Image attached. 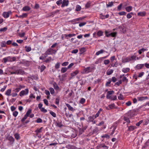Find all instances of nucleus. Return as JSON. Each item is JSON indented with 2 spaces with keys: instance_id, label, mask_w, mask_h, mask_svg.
I'll return each mask as SVG.
<instances>
[{
  "instance_id": "obj_6",
  "label": "nucleus",
  "mask_w": 149,
  "mask_h": 149,
  "mask_svg": "<svg viewBox=\"0 0 149 149\" xmlns=\"http://www.w3.org/2000/svg\"><path fill=\"white\" fill-rule=\"evenodd\" d=\"M92 69L91 67H88L85 68L83 70V71L81 72L82 74H85L86 73H88L91 71Z\"/></svg>"
},
{
  "instance_id": "obj_10",
  "label": "nucleus",
  "mask_w": 149,
  "mask_h": 149,
  "mask_svg": "<svg viewBox=\"0 0 149 149\" xmlns=\"http://www.w3.org/2000/svg\"><path fill=\"white\" fill-rule=\"evenodd\" d=\"M79 72V71L78 70H76L72 72L70 74V76L71 77V78H72L75 76H76L77 74H78Z\"/></svg>"
},
{
  "instance_id": "obj_1",
  "label": "nucleus",
  "mask_w": 149,
  "mask_h": 149,
  "mask_svg": "<svg viewBox=\"0 0 149 149\" xmlns=\"http://www.w3.org/2000/svg\"><path fill=\"white\" fill-rule=\"evenodd\" d=\"M135 56L134 55L131 56H128L123 59V62L124 63L128 62L132 60H135Z\"/></svg>"
},
{
  "instance_id": "obj_23",
  "label": "nucleus",
  "mask_w": 149,
  "mask_h": 149,
  "mask_svg": "<svg viewBox=\"0 0 149 149\" xmlns=\"http://www.w3.org/2000/svg\"><path fill=\"white\" fill-rule=\"evenodd\" d=\"M127 127L128 128V130L130 131H133L134 129H135L136 128V127L135 126H134L132 125L128 126V125H127Z\"/></svg>"
},
{
  "instance_id": "obj_63",
  "label": "nucleus",
  "mask_w": 149,
  "mask_h": 149,
  "mask_svg": "<svg viewBox=\"0 0 149 149\" xmlns=\"http://www.w3.org/2000/svg\"><path fill=\"white\" fill-rule=\"evenodd\" d=\"M7 28L6 27H4L3 28H2L1 29H0V31H5L7 30Z\"/></svg>"
},
{
  "instance_id": "obj_4",
  "label": "nucleus",
  "mask_w": 149,
  "mask_h": 149,
  "mask_svg": "<svg viewBox=\"0 0 149 149\" xmlns=\"http://www.w3.org/2000/svg\"><path fill=\"white\" fill-rule=\"evenodd\" d=\"M105 144L104 143H100L97 146L99 148H102L103 149H108L109 147L107 145H108L109 142H105Z\"/></svg>"
},
{
  "instance_id": "obj_33",
  "label": "nucleus",
  "mask_w": 149,
  "mask_h": 149,
  "mask_svg": "<svg viewBox=\"0 0 149 149\" xmlns=\"http://www.w3.org/2000/svg\"><path fill=\"white\" fill-rule=\"evenodd\" d=\"M68 68L66 67H63L61 68V72L62 73H64L67 70Z\"/></svg>"
},
{
  "instance_id": "obj_2",
  "label": "nucleus",
  "mask_w": 149,
  "mask_h": 149,
  "mask_svg": "<svg viewBox=\"0 0 149 149\" xmlns=\"http://www.w3.org/2000/svg\"><path fill=\"white\" fill-rule=\"evenodd\" d=\"M56 52V50L51 48H49L45 52V54L47 56L48 55H52L53 54H55Z\"/></svg>"
},
{
  "instance_id": "obj_57",
  "label": "nucleus",
  "mask_w": 149,
  "mask_h": 149,
  "mask_svg": "<svg viewBox=\"0 0 149 149\" xmlns=\"http://www.w3.org/2000/svg\"><path fill=\"white\" fill-rule=\"evenodd\" d=\"M109 32L108 31H105V34L106 37H108L111 36L110 33L108 34Z\"/></svg>"
},
{
  "instance_id": "obj_34",
  "label": "nucleus",
  "mask_w": 149,
  "mask_h": 149,
  "mask_svg": "<svg viewBox=\"0 0 149 149\" xmlns=\"http://www.w3.org/2000/svg\"><path fill=\"white\" fill-rule=\"evenodd\" d=\"M95 118H94V115L92 116H90L88 118V119L90 122H92Z\"/></svg>"
},
{
  "instance_id": "obj_16",
  "label": "nucleus",
  "mask_w": 149,
  "mask_h": 149,
  "mask_svg": "<svg viewBox=\"0 0 149 149\" xmlns=\"http://www.w3.org/2000/svg\"><path fill=\"white\" fill-rule=\"evenodd\" d=\"M109 16V14H107L106 15H104L102 14H101L100 15V18L102 19H104L108 18Z\"/></svg>"
},
{
  "instance_id": "obj_21",
  "label": "nucleus",
  "mask_w": 149,
  "mask_h": 149,
  "mask_svg": "<svg viewBox=\"0 0 149 149\" xmlns=\"http://www.w3.org/2000/svg\"><path fill=\"white\" fill-rule=\"evenodd\" d=\"M144 65V64H138L135 67L136 69H140L143 68Z\"/></svg>"
},
{
  "instance_id": "obj_25",
  "label": "nucleus",
  "mask_w": 149,
  "mask_h": 149,
  "mask_svg": "<svg viewBox=\"0 0 149 149\" xmlns=\"http://www.w3.org/2000/svg\"><path fill=\"white\" fill-rule=\"evenodd\" d=\"M17 71L18 74H20L21 75H23L25 73L24 71L22 69L17 70Z\"/></svg>"
},
{
  "instance_id": "obj_54",
  "label": "nucleus",
  "mask_w": 149,
  "mask_h": 149,
  "mask_svg": "<svg viewBox=\"0 0 149 149\" xmlns=\"http://www.w3.org/2000/svg\"><path fill=\"white\" fill-rule=\"evenodd\" d=\"M42 120L40 118H38L35 122L38 123H41L42 122Z\"/></svg>"
},
{
  "instance_id": "obj_13",
  "label": "nucleus",
  "mask_w": 149,
  "mask_h": 149,
  "mask_svg": "<svg viewBox=\"0 0 149 149\" xmlns=\"http://www.w3.org/2000/svg\"><path fill=\"white\" fill-rule=\"evenodd\" d=\"M68 3L69 1L68 0H63L61 7H63L65 6H67L68 5Z\"/></svg>"
},
{
  "instance_id": "obj_59",
  "label": "nucleus",
  "mask_w": 149,
  "mask_h": 149,
  "mask_svg": "<svg viewBox=\"0 0 149 149\" xmlns=\"http://www.w3.org/2000/svg\"><path fill=\"white\" fill-rule=\"evenodd\" d=\"M18 112L17 111H15L13 113V115L15 117H16L18 114Z\"/></svg>"
},
{
  "instance_id": "obj_7",
  "label": "nucleus",
  "mask_w": 149,
  "mask_h": 149,
  "mask_svg": "<svg viewBox=\"0 0 149 149\" xmlns=\"http://www.w3.org/2000/svg\"><path fill=\"white\" fill-rule=\"evenodd\" d=\"M114 93V91H108L107 94L106 98L107 99H109L111 95Z\"/></svg>"
},
{
  "instance_id": "obj_15",
  "label": "nucleus",
  "mask_w": 149,
  "mask_h": 149,
  "mask_svg": "<svg viewBox=\"0 0 149 149\" xmlns=\"http://www.w3.org/2000/svg\"><path fill=\"white\" fill-rule=\"evenodd\" d=\"M66 105L68 107V109L69 111L73 112L75 110V109H74L73 107H72L69 104H66Z\"/></svg>"
},
{
  "instance_id": "obj_24",
  "label": "nucleus",
  "mask_w": 149,
  "mask_h": 149,
  "mask_svg": "<svg viewBox=\"0 0 149 149\" xmlns=\"http://www.w3.org/2000/svg\"><path fill=\"white\" fill-rule=\"evenodd\" d=\"M53 86L54 87V88L55 90H59V88L58 86V85L57 84V83L56 82H54L53 83Z\"/></svg>"
},
{
  "instance_id": "obj_50",
  "label": "nucleus",
  "mask_w": 149,
  "mask_h": 149,
  "mask_svg": "<svg viewBox=\"0 0 149 149\" xmlns=\"http://www.w3.org/2000/svg\"><path fill=\"white\" fill-rule=\"evenodd\" d=\"M49 90L50 92L53 95L54 93V90L53 88L51 87L49 88Z\"/></svg>"
},
{
  "instance_id": "obj_56",
  "label": "nucleus",
  "mask_w": 149,
  "mask_h": 149,
  "mask_svg": "<svg viewBox=\"0 0 149 149\" xmlns=\"http://www.w3.org/2000/svg\"><path fill=\"white\" fill-rule=\"evenodd\" d=\"M104 63L105 65L109 64L110 63V61L108 59L105 60L104 61Z\"/></svg>"
},
{
  "instance_id": "obj_42",
  "label": "nucleus",
  "mask_w": 149,
  "mask_h": 149,
  "mask_svg": "<svg viewBox=\"0 0 149 149\" xmlns=\"http://www.w3.org/2000/svg\"><path fill=\"white\" fill-rule=\"evenodd\" d=\"M27 16V14L26 13H23L21 15H20L19 16V18H23L26 17Z\"/></svg>"
},
{
  "instance_id": "obj_47",
  "label": "nucleus",
  "mask_w": 149,
  "mask_h": 149,
  "mask_svg": "<svg viewBox=\"0 0 149 149\" xmlns=\"http://www.w3.org/2000/svg\"><path fill=\"white\" fill-rule=\"evenodd\" d=\"M60 63L59 62H57L55 65V68L56 69H58L60 68Z\"/></svg>"
},
{
  "instance_id": "obj_48",
  "label": "nucleus",
  "mask_w": 149,
  "mask_h": 149,
  "mask_svg": "<svg viewBox=\"0 0 149 149\" xmlns=\"http://www.w3.org/2000/svg\"><path fill=\"white\" fill-rule=\"evenodd\" d=\"M46 68V67L44 65H42L40 67V72H42Z\"/></svg>"
},
{
  "instance_id": "obj_51",
  "label": "nucleus",
  "mask_w": 149,
  "mask_h": 149,
  "mask_svg": "<svg viewBox=\"0 0 149 149\" xmlns=\"http://www.w3.org/2000/svg\"><path fill=\"white\" fill-rule=\"evenodd\" d=\"M118 99L120 100H122L124 99L123 96L121 94L119 95L118 97Z\"/></svg>"
},
{
  "instance_id": "obj_30",
  "label": "nucleus",
  "mask_w": 149,
  "mask_h": 149,
  "mask_svg": "<svg viewBox=\"0 0 149 149\" xmlns=\"http://www.w3.org/2000/svg\"><path fill=\"white\" fill-rule=\"evenodd\" d=\"M30 10V7L28 6H26L23 7L22 10L24 11L29 10Z\"/></svg>"
},
{
  "instance_id": "obj_26",
  "label": "nucleus",
  "mask_w": 149,
  "mask_h": 149,
  "mask_svg": "<svg viewBox=\"0 0 149 149\" xmlns=\"http://www.w3.org/2000/svg\"><path fill=\"white\" fill-rule=\"evenodd\" d=\"M130 70L129 68H123L122 69V71L124 73H127Z\"/></svg>"
},
{
  "instance_id": "obj_5",
  "label": "nucleus",
  "mask_w": 149,
  "mask_h": 149,
  "mask_svg": "<svg viewBox=\"0 0 149 149\" xmlns=\"http://www.w3.org/2000/svg\"><path fill=\"white\" fill-rule=\"evenodd\" d=\"M29 92V90L28 88L25 89L24 90H22L19 93V95L21 97L24 95H28Z\"/></svg>"
},
{
  "instance_id": "obj_53",
  "label": "nucleus",
  "mask_w": 149,
  "mask_h": 149,
  "mask_svg": "<svg viewBox=\"0 0 149 149\" xmlns=\"http://www.w3.org/2000/svg\"><path fill=\"white\" fill-rule=\"evenodd\" d=\"M117 34L116 32H113L111 33L110 35L112 37H114L116 36Z\"/></svg>"
},
{
  "instance_id": "obj_36",
  "label": "nucleus",
  "mask_w": 149,
  "mask_h": 149,
  "mask_svg": "<svg viewBox=\"0 0 149 149\" xmlns=\"http://www.w3.org/2000/svg\"><path fill=\"white\" fill-rule=\"evenodd\" d=\"M117 99V96L116 95H111V97L110 100H115Z\"/></svg>"
},
{
  "instance_id": "obj_46",
  "label": "nucleus",
  "mask_w": 149,
  "mask_h": 149,
  "mask_svg": "<svg viewBox=\"0 0 149 149\" xmlns=\"http://www.w3.org/2000/svg\"><path fill=\"white\" fill-rule=\"evenodd\" d=\"M133 14L132 12H131L128 13L127 15V17L128 19H130L132 17V15Z\"/></svg>"
},
{
  "instance_id": "obj_20",
  "label": "nucleus",
  "mask_w": 149,
  "mask_h": 149,
  "mask_svg": "<svg viewBox=\"0 0 149 149\" xmlns=\"http://www.w3.org/2000/svg\"><path fill=\"white\" fill-rule=\"evenodd\" d=\"M146 13L145 11L139 12L137 13V15L139 16L143 17L146 15Z\"/></svg>"
},
{
  "instance_id": "obj_18",
  "label": "nucleus",
  "mask_w": 149,
  "mask_h": 149,
  "mask_svg": "<svg viewBox=\"0 0 149 149\" xmlns=\"http://www.w3.org/2000/svg\"><path fill=\"white\" fill-rule=\"evenodd\" d=\"M104 52L107 53V51H105L104 49H101L99 51L97 52H96L95 54V55L97 56H98L100 54H102Z\"/></svg>"
},
{
  "instance_id": "obj_27",
  "label": "nucleus",
  "mask_w": 149,
  "mask_h": 149,
  "mask_svg": "<svg viewBox=\"0 0 149 149\" xmlns=\"http://www.w3.org/2000/svg\"><path fill=\"white\" fill-rule=\"evenodd\" d=\"M103 32L101 30L98 31L97 33V35L98 37H100L103 36Z\"/></svg>"
},
{
  "instance_id": "obj_52",
  "label": "nucleus",
  "mask_w": 149,
  "mask_h": 149,
  "mask_svg": "<svg viewBox=\"0 0 149 149\" xmlns=\"http://www.w3.org/2000/svg\"><path fill=\"white\" fill-rule=\"evenodd\" d=\"M31 113V109H29L27 111L25 115L28 117L29 116L30 114Z\"/></svg>"
},
{
  "instance_id": "obj_31",
  "label": "nucleus",
  "mask_w": 149,
  "mask_h": 149,
  "mask_svg": "<svg viewBox=\"0 0 149 149\" xmlns=\"http://www.w3.org/2000/svg\"><path fill=\"white\" fill-rule=\"evenodd\" d=\"M11 91V89H8L6 92L5 95L8 96L10 95Z\"/></svg>"
},
{
  "instance_id": "obj_11",
  "label": "nucleus",
  "mask_w": 149,
  "mask_h": 149,
  "mask_svg": "<svg viewBox=\"0 0 149 149\" xmlns=\"http://www.w3.org/2000/svg\"><path fill=\"white\" fill-rule=\"evenodd\" d=\"M148 97L147 96H141L138 97L137 99L139 101H142L148 99Z\"/></svg>"
},
{
  "instance_id": "obj_19",
  "label": "nucleus",
  "mask_w": 149,
  "mask_h": 149,
  "mask_svg": "<svg viewBox=\"0 0 149 149\" xmlns=\"http://www.w3.org/2000/svg\"><path fill=\"white\" fill-rule=\"evenodd\" d=\"M43 129V127H41L40 129L38 128L35 132L36 133V135H38L39 133H41L42 131V129Z\"/></svg>"
},
{
  "instance_id": "obj_60",
  "label": "nucleus",
  "mask_w": 149,
  "mask_h": 149,
  "mask_svg": "<svg viewBox=\"0 0 149 149\" xmlns=\"http://www.w3.org/2000/svg\"><path fill=\"white\" fill-rule=\"evenodd\" d=\"M63 1L62 0H59L57 1L56 2V3L58 5L62 4Z\"/></svg>"
},
{
  "instance_id": "obj_29",
  "label": "nucleus",
  "mask_w": 149,
  "mask_h": 149,
  "mask_svg": "<svg viewBox=\"0 0 149 149\" xmlns=\"http://www.w3.org/2000/svg\"><path fill=\"white\" fill-rule=\"evenodd\" d=\"M113 70L112 69L108 70L106 72L107 74L108 75H110L113 73Z\"/></svg>"
},
{
  "instance_id": "obj_38",
  "label": "nucleus",
  "mask_w": 149,
  "mask_h": 149,
  "mask_svg": "<svg viewBox=\"0 0 149 149\" xmlns=\"http://www.w3.org/2000/svg\"><path fill=\"white\" fill-rule=\"evenodd\" d=\"M86 128V127H84L82 128H80L79 129V133H82V132H83Z\"/></svg>"
},
{
  "instance_id": "obj_62",
  "label": "nucleus",
  "mask_w": 149,
  "mask_h": 149,
  "mask_svg": "<svg viewBox=\"0 0 149 149\" xmlns=\"http://www.w3.org/2000/svg\"><path fill=\"white\" fill-rule=\"evenodd\" d=\"M111 82V81L110 80V79H109V81H108L105 84V86H109V85L110 84Z\"/></svg>"
},
{
  "instance_id": "obj_8",
  "label": "nucleus",
  "mask_w": 149,
  "mask_h": 149,
  "mask_svg": "<svg viewBox=\"0 0 149 149\" xmlns=\"http://www.w3.org/2000/svg\"><path fill=\"white\" fill-rule=\"evenodd\" d=\"M12 12L11 11H8V12H4L3 13V16L5 18H7L9 16V14H11Z\"/></svg>"
},
{
  "instance_id": "obj_14",
  "label": "nucleus",
  "mask_w": 149,
  "mask_h": 149,
  "mask_svg": "<svg viewBox=\"0 0 149 149\" xmlns=\"http://www.w3.org/2000/svg\"><path fill=\"white\" fill-rule=\"evenodd\" d=\"M81 18H77L75 19L72 20L71 21L72 23L73 24H77L78 23L77 22L79 20H81Z\"/></svg>"
},
{
  "instance_id": "obj_61",
  "label": "nucleus",
  "mask_w": 149,
  "mask_h": 149,
  "mask_svg": "<svg viewBox=\"0 0 149 149\" xmlns=\"http://www.w3.org/2000/svg\"><path fill=\"white\" fill-rule=\"evenodd\" d=\"M126 14V12L124 11L120 12L118 13V14L120 15H125Z\"/></svg>"
},
{
  "instance_id": "obj_3",
  "label": "nucleus",
  "mask_w": 149,
  "mask_h": 149,
  "mask_svg": "<svg viewBox=\"0 0 149 149\" xmlns=\"http://www.w3.org/2000/svg\"><path fill=\"white\" fill-rule=\"evenodd\" d=\"M6 139L9 141V144L10 145H13L15 142L14 138L11 136L8 135L6 137Z\"/></svg>"
},
{
  "instance_id": "obj_9",
  "label": "nucleus",
  "mask_w": 149,
  "mask_h": 149,
  "mask_svg": "<svg viewBox=\"0 0 149 149\" xmlns=\"http://www.w3.org/2000/svg\"><path fill=\"white\" fill-rule=\"evenodd\" d=\"M123 119L124 121H126V122H123V124H125L126 122L127 123V125H128V124L131 122L129 118L127 116H124L123 118Z\"/></svg>"
},
{
  "instance_id": "obj_40",
  "label": "nucleus",
  "mask_w": 149,
  "mask_h": 149,
  "mask_svg": "<svg viewBox=\"0 0 149 149\" xmlns=\"http://www.w3.org/2000/svg\"><path fill=\"white\" fill-rule=\"evenodd\" d=\"M91 5V2L90 1L88 2L85 5L86 8H88L90 7Z\"/></svg>"
},
{
  "instance_id": "obj_64",
  "label": "nucleus",
  "mask_w": 149,
  "mask_h": 149,
  "mask_svg": "<svg viewBox=\"0 0 149 149\" xmlns=\"http://www.w3.org/2000/svg\"><path fill=\"white\" fill-rule=\"evenodd\" d=\"M69 64V62H65L63 63L62 64V65L63 66H65Z\"/></svg>"
},
{
  "instance_id": "obj_58",
  "label": "nucleus",
  "mask_w": 149,
  "mask_h": 149,
  "mask_svg": "<svg viewBox=\"0 0 149 149\" xmlns=\"http://www.w3.org/2000/svg\"><path fill=\"white\" fill-rule=\"evenodd\" d=\"M10 74H18L17 70H16L14 71H10Z\"/></svg>"
},
{
  "instance_id": "obj_43",
  "label": "nucleus",
  "mask_w": 149,
  "mask_h": 149,
  "mask_svg": "<svg viewBox=\"0 0 149 149\" xmlns=\"http://www.w3.org/2000/svg\"><path fill=\"white\" fill-rule=\"evenodd\" d=\"M14 136L15 139L17 140H18L19 139H20V136L19 134L18 133H16L14 135Z\"/></svg>"
},
{
  "instance_id": "obj_32",
  "label": "nucleus",
  "mask_w": 149,
  "mask_h": 149,
  "mask_svg": "<svg viewBox=\"0 0 149 149\" xmlns=\"http://www.w3.org/2000/svg\"><path fill=\"white\" fill-rule=\"evenodd\" d=\"M25 87V86L23 85H19L17 86V88L20 91L21 89H24Z\"/></svg>"
},
{
  "instance_id": "obj_22",
  "label": "nucleus",
  "mask_w": 149,
  "mask_h": 149,
  "mask_svg": "<svg viewBox=\"0 0 149 149\" xmlns=\"http://www.w3.org/2000/svg\"><path fill=\"white\" fill-rule=\"evenodd\" d=\"M109 107L110 110L114 108L116 109H117V107L115 105L114 103L109 104Z\"/></svg>"
},
{
  "instance_id": "obj_45",
  "label": "nucleus",
  "mask_w": 149,
  "mask_h": 149,
  "mask_svg": "<svg viewBox=\"0 0 149 149\" xmlns=\"http://www.w3.org/2000/svg\"><path fill=\"white\" fill-rule=\"evenodd\" d=\"M25 48L26 49V51L28 52L30 51L31 50V49L30 47L25 46Z\"/></svg>"
},
{
  "instance_id": "obj_39",
  "label": "nucleus",
  "mask_w": 149,
  "mask_h": 149,
  "mask_svg": "<svg viewBox=\"0 0 149 149\" xmlns=\"http://www.w3.org/2000/svg\"><path fill=\"white\" fill-rule=\"evenodd\" d=\"M108 57V56H104V57H101V58H98L97 60V61H98V62H99L100 63L101 62L102 60V59L106 58Z\"/></svg>"
},
{
  "instance_id": "obj_55",
  "label": "nucleus",
  "mask_w": 149,
  "mask_h": 149,
  "mask_svg": "<svg viewBox=\"0 0 149 149\" xmlns=\"http://www.w3.org/2000/svg\"><path fill=\"white\" fill-rule=\"evenodd\" d=\"M49 113L51 114L53 117H56V114L54 112L52 111H50L49 112Z\"/></svg>"
},
{
  "instance_id": "obj_49",
  "label": "nucleus",
  "mask_w": 149,
  "mask_h": 149,
  "mask_svg": "<svg viewBox=\"0 0 149 149\" xmlns=\"http://www.w3.org/2000/svg\"><path fill=\"white\" fill-rule=\"evenodd\" d=\"M86 101V100L83 98H81L79 101V103L81 104H84Z\"/></svg>"
},
{
  "instance_id": "obj_17",
  "label": "nucleus",
  "mask_w": 149,
  "mask_h": 149,
  "mask_svg": "<svg viewBox=\"0 0 149 149\" xmlns=\"http://www.w3.org/2000/svg\"><path fill=\"white\" fill-rule=\"evenodd\" d=\"M56 126L57 127H61L63 126V125L61 121H57L56 122Z\"/></svg>"
},
{
  "instance_id": "obj_41",
  "label": "nucleus",
  "mask_w": 149,
  "mask_h": 149,
  "mask_svg": "<svg viewBox=\"0 0 149 149\" xmlns=\"http://www.w3.org/2000/svg\"><path fill=\"white\" fill-rule=\"evenodd\" d=\"M81 9V6L79 5H77L76 7L75 10L77 11H79Z\"/></svg>"
},
{
  "instance_id": "obj_44",
  "label": "nucleus",
  "mask_w": 149,
  "mask_h": 149,
  "mask_svg": "<svg viewBox=\"0 0 149 149\" xmlns=\"http://www.w3.org/2000/svg\"><path fill=\"white\" fill-rule=\"evenodd\" d=\"M1 47H5L6 46V42L5 41H3L1 43Z\"/></svg>"
},
{
  "instance_id": "obj_37",
  "label": "nucleus",
  "mask_w": 149,
  "mask_h": 149,
  "mask_svg": "<svg viewBox=\"0 0 149 149\" xmlns=\"http://www.w3.org/2000/svg\"><path fill=\"white\" fill-rule=\"evenodd\" d=\"M113 3L112 1L109 2L108 4H107L106 6L107 7H111L113 5Z\"/></svg>"
},
{
  "instance_id": "obj_35",
  "label": "nucleus",
  "mask_w": 149,
  "mask_h": 149,
  "mask_svg": "<svg viewBox=\"0 0 149 149\" xmlns=\"http://www.w3.org/2000/svg\"><path fill=\"white\" fill-rule=\"evenodd\" d=\"M147 50V49L144 48H142L138 51V53L140 54H141L142 52H143Z\"/></svg>"
},
{
  "instance_id": "obj_12",
  "label": "nucleus",
  "mask_w": 149,
  "mask_h": 149,
  "mask_svg": "<svg viewBox=\"0 0 149 149\" xmlns=\"http://www.w3.org/2000/svg\"><path fill=\"white\" fill-rule=\"evenodd\" d=\"M66 148L68 149H79V148H78L70 144L68 145Z\"/></svg>"
},
{
  "instance_id": "obj_28",
  "label": "nucleus",
  "mask_w": 149,
  "mask_h": 149,
  "mask_svg": "<svg viewBox=\"0 0 149 149\" xmlns=\"http://www.w3.org/2000/svg\"><path fill=\"white\" fill-rule=\"evenodd\" d=\"M132 8V7L131 6H129L125 8V10L126 11L128 12L131 11Z\"/></svg>"
}]
</instances>
